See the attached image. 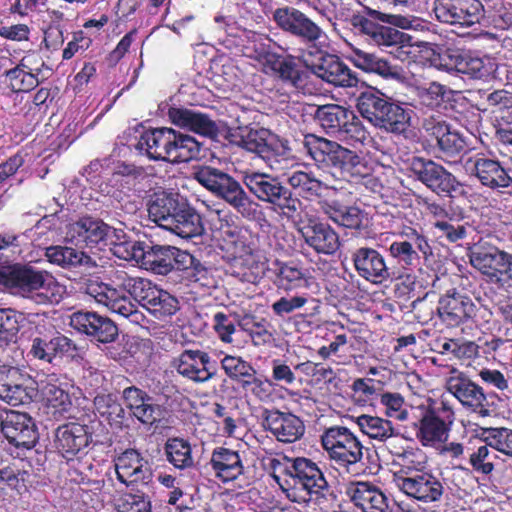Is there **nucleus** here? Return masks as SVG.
Listing matches in <instances>:
<instances>
[{
    "mask_svg": "<svg viewBox=\"0 0 512 512\" xmlns=\"http://www.w3.org/2000/svg\"><path fill=\"white\" fill-rule=\"evenodd\" d=\"M85 294L106 306L112 313L140 324L145 318L142 306L158 320H165L180 310L178 298L158 287L151 280L134 277L124 270L112 272L109 282L88 279L82 287Z\"/></svg>",
    "mask_w": 512,
    "mask_h": 512,
    "instance_id": "obj_1",
    "label": "nucleus"
},
{
    "mask_svg": "<svg viewBox=\"0 0 512 512\" xmlns=\"http://www.w3.org/2000/svg\"><path fill=\"white\" fill-rule=\"evenodd\" d=\"M286 497L298 504H318L335 498L333 487L316 462L306 457L289 460L280 474L272 475Z\"/></svg>",
    "mask_w": 512,
    "mask_h": 512,
    "instance_id": "obj_2",
    "label": "nucleus"
},
{
    "mask_svg": "<svg viewBox=\"0 0 512 512\" xmlns=\"http://www.w3.org/2000/svg\"><path fill=\"white\" fill-rule=\"evenodd\" d=\"M147 211L154 223L181 238H193L204 233L202 216L178 192L154 191L148 198Z\"/></svg>",
    "mask_w": 512,
    "mask_h": 512,
    "instance_id": "obj_3",
    "label": "nucleus"
},
{
    "mask_svg": "<svg viewBox=\"0 0 512 512\" xmlns=\"http://www.w3.org/2000/svg\"><path fill=\"white\" fill-rule=\"evenodd\" d=\"M411 420L416 438L424 447L437 448L445 443L455 421L454 408L444 396L427 398L426 404L417 406Z\"/></svg>",
    "mask_w": 512,
    "mask_h": 512,
    "instance_id": "obj_4",
    "label": "nucleus"
},
{
    "mask_svg": "<svg viewBox=\"0 0 512 512\" xmlns=\"http://www.w3.org/2000/svg\"><path fill=\"white\" fill-rule=\"evenodd\" d=\"M302 146L306 155L320 169H334L343 176L354 177L361 175L362 168H365L363 159L355 151L316 134H305Z\"/></svg>",
    "mask_w": 512,
    "mask_h": 512,
    "instance_id": "obj_5",
    "label": "nucleus"
},
{
    "mask_svg": "<svg viewBox=\"0 0 512 512\" xmlns=\"http://www.w3.org/2000/svg\"><path fill=\"white\" fill-rule=\"evenodd\" d=\"M357 108L363 118L386 132L401 134L410 126V110L377 89L361 92Z\"/></svg>",
    "mask_w": 512,
    "mask_h": 512,
    "instance_id": "obj_6",
    "label": "nucleus"
},
{
    "mask_svg": "<svg viewBox=\"0 0 512 512\" xmlns=\"http://www.w3.org/2000/svg\"><path fill=\"white\" fill-rule=\"evenodd\" d=\"M191 177L243 217H251L255 213L256 203L240 182L225 171L209 165H195L192 167Z\"/></svg>",
    "mask_w": 512,
    "mask_h": 512,
    "instance_id": "obj_7",
    "label": "nucleus"
},
{
    "mask_svg": "<svg viewBox=\"0 0 512 512\" xmlns=\"http://www.w3.org/2000/svg\"><path fill=\"white\" fill-rule=\"evenodd\" d=\"M242 181L252 195L269 204L278 214L293 218L299 212L301 201L278 177L262 172H245Z\"/></svg>",
    "mask_w": 512,
    "mask_h": 512,
    "instance_id": "obj_8",
    "label": "nucleus"
},
{
    "mask_svg": "<svg viewBox=\"0 0 512 512\" xmlns=\"http://www.w3.org/2000/svg\"><path fill=\"white\" fill-rule=\"evenodd\" d=\"M124 260H134L146 270L167 275L174 269H186L193 263V255L175 246L142 241L132 244L131 254H126Z\"/></svg>",
    "mask_w": 512,
    "mask_h": 512,
    "instance_id": "obj_9",
    "label": "nucleus"
},
{
    "mask_svg": "<svg viewBox=\"0 0 512 512\" xmlns=\"http://www.w3.org/2000/svg\"><path fill=\"white\" fill-rule=\"evenodd\" d=\"M320 441L327 458L337 469L350 472L352 467L363 460L365 447L358 436L346 426L333 425L325 428Z\"/></svg>",
    "mask_w": 512,
    "mask_h": 512,
    "instance_id": "obj_10",
    "label": "nucleus"
},
{
    "mask_svg": "<svg viewBox=\"0 0 512 512\" xmlns=\"http://www.w3.org/2000/svg\"><path fill=\"white\" fill-rule=\"evenodd\" d=\"M388 256L398 269L406 273L415 270L421 264V258L429 260L433 257V248L429 238L411 226H404L387 248Z\"/></svg>",
    "mask_w": 512,
    "mask_h": 512,
    "instance_id": "obj_11",
    "label": "nucleus"
},
{
    "mask_svg": "<svg viewBox=\"0 0 512 512\" xmlns=\"http://www.w3.org/2000/svg\"><path fill=\"white\" fill-rule=\"evenodd\" d=\"M433 12L439 22L461 28L480 24L485 17L481 0H434Z\"/></svg>",
    "mask_w": 512,
    "mask_h": 512,
    "instance_id": "obj_12",
    "label": "nucleus"
},
{
    "mask_svg": "<svg viewBox=\"0 0 512 512\" xmlns=\"http://www.w3.org/2000/svg\"><path fill=\"white\" fill-rule=\"evenodd\" d=\"M273 20L278 28L306 44L315 45L325 37V32L318 24L292 6L277 8L273 12Z\"/></svg>",
    "mask_w": 512,
    "mask_h": 512,
    "instance_id": "obj_13",
    "label": "nucleus"
},
{
    "mask_svg": "<svg viewBox=\"0 0 512 512\" xmlns=\"http://www.w3.org/2000/svg\"><path fill=\"white\" fill-rule=\"evenodd\" d=\"M466 169L482 186L492 190L507 188L512 177L502 162L491 152H478L466 161Z\"/></svg>",
    "mask_w": 512,
    "mask_h": 512,
    "instance_id": "obj_14",
    "label": "nucleus"
},
{
    "mask_svg": "<svg viewBox=\"0 0 512 512\" xmlns=\"http://www.w3.org/2000/svg\"><path fill=\"white\" fill-rule=\"evenodd\" d=\"M446 389L466 410L481 417L490 416L494 410L489 402L491 396L485 394L481 386L462 373L450 376L446 381Z\"/></svg>",
    "mask_w": 512,
    "mask_h": 512,
    "instance_id": "obj_15",
    "label": "nucleus"
},
{
    "mask_svg": "<svg viewBox=\"0 0 512 512\" xmlns=\"http://www.w3.org/2000/svg\"><path fill=\"white\" fill-rule=\"evenodd\" d=\"M480 312L474 301L467 295L455 290L447 291L438 301L437 314L447 327L455 328L460 325L477 322Z\"/></svg>",
    "mask_w": 512,
    "mask_h": 512,
    "instance_id": "obj_16",
    "label": "nucleus"
},
{
    "mask_svg": "<svg viewBox=\"0 0 512 512\" xmlns=\"http://www.w3.org/2000/svg\"><path fill=\"white\" fill-rule=\"evenodd\" d=\"M411 171L417 180L437 195L450 196L460 185L451 172L430 159L414 157Z\"/></svg>",
    "mask_w": 512,
    "mask_h": 512,
    "instance_id": "obj_17",
    "label": "nucleus"
},
{
    "mask_svg": "<svg viewBox=\"0 0 512 512\" xmlns=\"http://www.w3.org/2000/svg\"><path fill=\"white\" fill-rule=\"evenodd\" d=\"M396 486L407 497L424 504L441 502L446 492L443 479L431 471L400 477L396 480Z\"/></svg>",
    "mask_w": 512,
    "mask_h": 512,
    "instance_id": "obj_18",
    "label": "nucleus"
},
{
    "mask_svg": "<svg viewBox=\"0 0 512 512\" xmlns=\"http://www.w3.org/2000/svg\"><path fill=\"white\" fill-rule=\"evenodd\" d=\"M91 442L92 433L86 424L67 422L55 430V447L67 462H74L82 454H86Z\"/></svg>",
    "mask_w": 512,
    "mask_h": 512,
    "instance_id": "obj_19",
    "label": "nucleus"
},
{
    "mask_svg": "<svg viewBox=\"0 0 512 512\" xmlns=\"http://www.w3.org/2000/svg\"><path fill=\"white\" fill-rule=\"evenodd\" d=\"M0 428L15 447L31 449L38 440V432L33 419L27 414L14 410L0 413Z\"/></svg>",
    "mask_w": 512,
    "mask_h": 512,
    "instance_id": "obj_20",
    "label": "nucleus"
},
{
    "mask_svg": "<svg viewBox=\"0 0 512 512\" xmlns=\"http://www.w3.org/2000/svg\"><path fill=\"white\" fill-rule=\"evenodd\" d=\"M351 260L357 274L372 284H382L395 276L385 257L372 247L362 246L355 249Z\"/></svg>",
    "mask_w": 512,
    "mask_h": 512,
    "instance_id": "obj_21",
    "label": "nucleus"
},
{
    "mask_svg": "<svg viewBox=\"0 0 512 512\" xmlns=\"http://www.w3.org/2000/svg\"><path fill=\"white\" fill-rule=\"evenodd\" d=\"M262 427L279 442L294 443L305 433L303 420L291 412L278 409H264L261 415Z\"/></svg>",
    "mask_w": 512,
    "mask_h": 512,
    "instance_id": "obj_22",
    "label": "nucleus"
},
{
    "mask_svg": "<svg viewBox=\"0 0 512 512\" xmlns=\"http://www.w3.org/2000/svg\"><path fill=\"white\" fill-rule=\"evenodd\" d=\"M31 378L19 368L0 366V399L12 406L30 403L35 390L30 387Z\"/></svg>",
    "mask_w": 512,
    "mask_h": 512,
    "instance_id": "obj_23",
    "label": "nucleus"
},
{
    "mask_svg": "<svg viewBox=\"0 0 512 512\" xmlns=\"http://www.w3.org/2000/svg\"><path fill=\"white\" fill-rule=\"evenodd\" d=\"M70 326L99 343H111L118 337L117 325L107 316L91 311H77L70 316Z\"/></svg>",
    "mask_w": 512,
    "mask_h": 512,
    "instance_id": "obj_24",
    "label": "nucleus"
},
{
    "mask_svg": "<svg viewBox=\"0 0 512 512\" xmlns=\"http://www.w3.org/2000/svg\"><path fill=\"white\" fill-rule=\"evenodd\" d=\"M114 468L119 482L130 485H148L153 472L148 461L136 449H126L114 459Z\"/></svg>",
    "mask_w": 512,
    "mask_h": 512,
    "instance_id": "obj_25",
    "label": "nucleus"
},
{
    "mask_svg": "<svg viewBox=\"0 0 512 512\" xmlns=\"http://www.w3.org/2000/svg\"><path fill=\"white\" fill-rule=\"evenodd\" d=\"M309 69L318 78L336 87L352 88L359 82L357 74L335 54H322L309 65Z\"/></svg>",
    "mask_w": 512,
    "mask_h": 512,
    "instance_id": "obj_26",
    "label": "nucleus"
},
{
    "mask_svg": "<svg viewBox=\"0 0 512 512\" xmlns=\"http://www.w3.org/2000/svg\"><path fill=\"white\" fill-rule=\"evenodd\" d=\"M470 264L487 276L490 281L498 282L503 277L509 253L487 243H477L469 249Z\"/></svg>",
    "mask_w": 512,
    "mask_h": 512,
    "instance_id": "obj_27",
    "label": "nucleus"
},
{
    "mask_svg": "<svg viewBox=\"0 0 512 512\" xmlns=\"http://www.w3.org/2000/svg\"><path fill=\"white\" fill-rule=\"evenodd\" d=\"M442 71L466 75L472 79H482L488 72L484 61L475 52L459 47H446Z\"/></svg>",
    "mask_w": 512,
    "mask_h": 512,
    "instance_id": "obj_28",
    "label": "nucleus"
},
{
    "mask_svg": "<svg viewBox=\"0 0 512 512\" xmlns=\"http://www.w3.org/2000/svg\"><path fill=\"white\" fill-rule=\"evenodd\" d=\"M347 497L362 512H389V498L375 484L368 481H352L347 484Z\"/></svg>",
    "mask_w": 512,
    "mask_h": 512,
    "instance_id": "obj_29",
    "label": "nucleus"
},
{
    "mask_svg": "<svg viewBox=\"0 0 512 512\" xmlns=\"http://www.w3.org/2000/svg\"><path fill=\"white\" fill-rule=\"evenodd\" d=\"M172 366L182 377L195 383H204L216 375L210 355L201 350H184L173 360Z\"/></svg>",
    "mask_w": 512,
    "mask_h": 512,
    "instance_id": "obj_30",
    "label": "nucleus"
},
{
    "mask_svg": "<svg viewBox=\"0 0 512 512\" xmlns=\"http://www.w3.org/2000/svg\"><path fill=\"white\" fill-rule=\"evenodd\" d=\"M263 72L279 80L284 85L297 90H304L307 84V74L291 54L277 53L263 68Z\"/></svg>",
    "mask_w": 512,
    "mask_h": 512,
    "instance_id": "obj_31",
    "label": "nucleus"
},
{
    "mask_svg": "<svg viewBox=\"0 0 512 512\" xmlns=\"http://www.w3.org/2000/svg\"><path fill=\"white\" fill-rule=\"evenodd\" d=\"M209 465L214 476L222 483L233 482L245 472L239 451L225 446H218L213 449Z\"/></svg>",
    "mask_w": 512,
    "mask_h": 512,
    "instance_id": "obj_32",
    "label": "nucleus"
},
{
    "mask_svg": "<svg viewBox=\"0 0 512 512\" xmlns=\"http://www.w3.org/2000/svg\"><path fill=\"white\" fill-rule=\"evenodd\" d=\"M275 266L274 284L284 291L308 288L313 281L309 270L299 261L276 260Z\"/></svg>",
    "mask_w": 512,
    "mask_h": 512,
    "instance_id": "obj_33",
    "label": "nucleus"
},
{
    "mask_svg": "<svg viewBox=\"0 0 512 512\" xmlns=\"http://www.w3.org/2000/svg\"><path fill=\"white\" fill-rule=\"evenodd\" d=\"M172 128L161 127L143 131L135 145L139 153L154 161H168Z\"/></svg>",
    "mask_w": 512,
    "mask_h": 512,
    "instance_id": "obj_34",
    "label": "nucleus"
},
{
    "mask_svg": "<svg viewBox=\"0 0 512 512\" xmlns=\"http://www.w3.org/2000/svg\"><path fill=\"white\" fill-rule=\"evenodd\" d=\"M302 234L306 244L318 254L332 255L339 249V236L327 223L310 221Z\"/></svg>",
    "mask_w": 512,
    "mask_h": 512,
    "instance_id": "obj_35",
    "label": "nucleus"
},
{
    "mask_svg": "<svg viewBox=\"0 0 512 512\" xmlns=\"http://www.w3.org/2000/svg\"><path fill=\"white\" fill-rule=\"evenodd\" d=\"M109 232H113L112 227L101 220H95L91 217L82 218L74 223L70 229L72 239L76 245L94 247L98 244L107 243Z\"/></svg>",
    "mask_w": 512,
    "mask_h": 512,
    "instance_id": "obj_36",
    "label": "nucleus"
},
{
    "mask_svg": "<svg viewBox=\"0 0 512 512\" xmlns=\"http://www.w3.org/2000/svg\"><path fill=\"white\" fill-rule=\"evenodd\" d=\"M322 212L334 223L344 228L361 231L365 225V213L357 206H345L337 200L321 203Z\"/></svg>",
    "mask_w": 512,
    "mask_h": 512,
    "instance_id": "obj_37",
    "label": "nucleus"
},
{
    "mask_svg": "<svg viewBox=\"0 0 512 512\" xmlns=\"http://www.w3.org/2000/svg\"><path fill=\"white\" fill-rule=\"evenodd\" d=\"M58 286L53 276L47 271L36 270L31 265H13V285L23 292H32L39 289Z\"/></svg>",
    "mask_w": 512,
    "mask_h": 512,
    "instance_id": "obj_38",
    "label": "nucleus"
},
{
    "mask_svg": "<svg viewBox=\"0 0 512 512\" xmlns=\"http://www.w3.org/2000/svg\"><path fill=\"white\" fill-rule=\"evenodd\" d=\"M163 457L176 470L184 471L195 467L191 442L184 437H168L163 444Z\"/></svg>",
    "mask_w": 512,
    "mask_h": 512,
    "instance_id": "obj_39",
    "label": "nucleus"
},
{
    "mask_svg": "<svg viewBox=\"0 0 512 512\" xmlns=\"http://www.w3.org/2000/svg\"><path fill=\"white\" fill-rule=\"evenodd\" d=\"M352 120V110L338 104H326L318 106L314 119L322 130L331 137H336L342 126L347 123V118Z\"/></svg>",
    "mask_w": 512,
    "mask_h": 512,
    "instance_id": "obj_40",
    "label": "nucleus"
},
{
    "mask_svg": "<svg viewBox=\"0 0 512 512\" xmlns=\"http://www.w3.org/2000/svg\"><path fill=\"white\" fill-rule=\"evenodd\" d=\"M468 465L472 472L489 479L498 465L499 456L488 445V441L466 449Z\"/></svg>",
    "mask_w": 512,
    "mask_h": 512,
    "instance_id": "obj_41",
    "label": "nucleus"
},
{
    "mask_svg": "<svg viewBox=\"0 0 512 512\" xmlns=\"http://www.w3.org/2000/svg\"><path fill=\"white\" fill-rule=\"evenodd\" d=\"M371 39L378 45L395 46L397 57L402 61L411 58L410 55L413 53V45L410 43L412 36L405 32L379 24Z\"/></svg>",
    "mask_w": 512,
    "mask_h": 512,
    "instance_id": "obj_42",
    "label": "nucleus"
},
{
    "mask_svg": "<svg viewBox=\"0 0 512 512\" xmlns=\"http://www.w3.org/2000/svg\"><path fill=\"white\" fill-rule=\"evenodd\" d=\"M98 416L112 428L121 429L125 420V410L112 393H99L93 400Z\"/></svg>",
    "mask_w": 512,
    "mask_h": 512,
    "instance_id": "obj_43",
    "label": "nucleus"
},
{
    "mask_svg": "<svg viewBox=\"0 0 512 512\" xmlns=\"http://www.w3.org/2000/svg\"><path fill=\"white\" fill-rule=\"evenodd\" d=\"M360 431L370 439L385 442L398 435V431L389 419L379 416L362 414L356 417Z\"/></svg>",
    "mask_w": 512,
    "mask_h": 512,
    "instance_id": "obj_44",
    "label": "nucleus"
},
{
    "mask_svg": "<svg viewBox=\"0 0 512 512\" xmlns=\"http://www.w3.org/2000/svg\"><path fill=\"white\" fill-rule=\"evenodd\" d=\"M352 59L354 65L365 72L375 73L383 78L399 77L397 66L391 65L389 61L374 53L357 49L354 51Z\"/></svg>",
    "mask_w": 512,
    "mask_h": 512,
    "instance_id": "obj_45",
    "label": "nucleus"
},
{
    "mask_svg": "<svg viewBox=\"0 0 512 512\" xmlns=\"http://www.w3.org/2000/svg\"><path fill=\"white\" fill-rule=\"evenodd\" d=\"M286 181L291 191L294 190L299 196L305 199H312L321 194L323 183L315 177L312 172L295 170L286 173Z\"/></svg>",
    "mask_w": 512,
    "mask_h": 512,
    "instance_id": "obj_46",
    "label": "nucleus"
},
{
    "mask_svg": "<svg viewBox=\"0 0 512 512\" xmlns=\"http://www.w3.org/2000/svg\"><path fill=\"white\" fill-rule=\"evenodd\" d=\"M2 484L23 495L29 491L31 473L24 469L20 461L9 463L0 468V486Z\"/></svg>",
    "mask_w": 512,
    "mask_h": 512,
    "instance_id": "obj_47",
    "label": "nucleus"
},
{
    "mask_svg": "<svg viewBox=\"0 0 512 512\" xmlns=\"http://www.w3.org/2000/svg\"><path fill=\"white\" fill-rule=\"evenodd\" d=\"M45 256L51 264L65 269H71L88 263L90 257L82 251L68 246H50L46 248Z\"/></svg>",
    "mask_w": 512,
    "mask_h": 512,
    "instance_id": "obj_48",
    "label": "nucleus"
},
{
    "mask_svg": "<svg viewBox=\"0 0 512 512\" xmlns=\"http://www.w3.org/2000/svg\"><path fill=\"white\" fill-rule=\"evenodd\" d=\"M233 251L231 253L234 261L246 267L249 270H258L262 262V253L253 243L248 242L245 237H237L232 242Z\"/></svg>",
    "mask_w": 512,
    "mask_h": 512,
    "instance_id": "obj_49",
    "label": "nucleus"
},
{
    "mask_svg": "<svg viewBox=\"0 0 512 512\" xmlns=\"http://www.w3.org/2000/svg\"><path fill=\"white\" fill-rule=\"evenodd\" d=\"M380 403L385 407L387 417L394 418L398 421L411 422L416 412V407L410 406L406 408L405 399L400 393L385 392L381 394Z\"/></svg>",
    "mask_w": 512,
    "mask_h": 512,
    "instance_id": "obj_50",
    "label": "nucleus"
},
{
    "mask_svg": "<svg viewBox=\"0 0 512 512\" xmlns=\"http://www.w3.org/2000/svg\"><path fill=\"white\" fill-rule=\"evenodd\" d=\"M400 470L394 474V481L400 477H412L416 473L425 472L426 456L420 450H405L398 455Z\"/></svg>",
    "mask_w": 512,
    "mask_h": 512,
    "instance_id": "obj_51",
    "label": "nucleus"
},
{
    "mask_svg": "<svg viewBox=\"0 0 512 512\" xmlns=\"http://www.w3.org/2000/svg\"><path fill=\"white\" fill-rule=\"evenodd\" d=\"M116 512H151L152 502L141 490L125 492L115 502Z\"/></svg>",
    "mask_w": 512,
    "mask_h": 512,
    "instance_id": "obj_52",
    "label": "nucleus"
},
{
    "mask_svg": "<svg viewBox=\"0 0 512 512\" xmlns=\"http://www.w3.org/2000/svg\"><path fill=\"white\" fill-rule=\"evenodd\" d=\"M437 146L439 158L447 163H453L463 153L466 143L458 132L448 130L437 141Z\"/></svg>",
    "mask_w": 512,
    "mask_h": 512,
    "instance_id": "obj_53",
    "label": "nucleus"
},
{
    "mask_svg": "<svg viewBox=\"0 0 512 512\" xmlns=\"http://www.w3.org/2000/svg\"><path fill=\"white\" fill-rule=\"evenodd\" d=\"M416 202L423 209L425 215L430 217L432 224L443 221L446 218L450 220L464 218L463 211H454L435 199L418 196Z\"/></svg>",
    "mask_w": 512,
    "mask_h": 512,
    "instance_id": "obj_54",
    "label": "nucleus"
},
{
    "mask_svg": "<svg viewBox=\"0 0 512 512\" xmlns=\"http://www.w3.org/2000/svg\"><path fill=\"white\" fill-rule=\"evenodd\" d=\"M248 49L252 50L251 58L262 65V68L277 54L274 47L276 42L266 34L253 32L248 37Z\"/></svg>",
    "mask_w": 512,
    "mask_h": 512,
    "instance_id": "obj_55",
    "label": "nucleus"
},
{
    "mask_svg": "<svg viewBox=\"0 0 512 512\" xmlns=\"http://www.w3.org/2000/svg\"><path fill=\"white\" fill-rule=\"evenodd\" d=\"M267 325L265 319L258 320L253 315H244L239 320V327L250 336L255 346H264L270 343L272 333L268 331Z\"/></svg>",
    "mask_w": 512,
    "mask_h": 512,
    "instance_id": "obj_56",
    "label": "nucleus"
},
{
    "mask_svg": "<svg viewBox=\"0 0 512 512\" xmlns=\"http://www.w3.org/2000/svg\"><path fill=\"white\" fill-rule=\"evenodd\" d=\"M5 76L9 81L10 89L15 93H28L45 81L16 66L7 70Z\"/></svg>",
    "mask_w": 512,
    "mask_h": 512,
    "instance_id": "obj_57",
    "label": "nucleus"
},
{
    "mask_svg": "<svg viewBox=\"0 0 512 512\" xmlns=\"http://www.w3.org/2000/svg\"><path fill=\"white\" fill-rule=\"evenodd\" d=\"M241 316L237 313L216 312L212 317V327L218 338L223 343H232L236 326H239Z\"/></svg>",
    "mask_w": 512,
    "mask_h": 512,
    "instance_id": "obj_58",
    "label": "nucleus"
},
{
    "mask_svg": "<svg viewBox=\"0 0 512 512\" xmlns=\"http://www.w3.org/2000/svg\"><path fill=\"white\" fill-rule=\"evenodd\" d=\"M453 91L445 85L432 82L420 93L421 103L431 109L440 110L446 108V103L451 100Z\"/></svg>",
    "mask_w": 512,
    "mask_h": 512,
    "instance_id": "obj_59",
    "label": "nucleus"
},
{
    "mask_svg": "<svg viewBox=\"0 0 512 512\" xmlns=\"http://www.w3.org/2000/svg\"><path fill=\"white\" fill-rule=\"evenodd\" d=\"M352 116V120L350 117L347 118V123L342 126L335 138L352 146L364 144L369 138V133L353 111Z\"/></svg>",
    "mask_w": 512,
    "mask_h": 512,
    "instance_id": "obj_60",
    "label": "nucleus"
},
{
    "mask_svg": "<svg viewBox=\"0 0 512 512\" xmlns=\"http://www.w3.org/2000/svg\"><path fill=\"white\" fill-rule=\"evenodd\" d=\"M484 441L496 452L512 458V429L506 427L489 428L485 431Z\"/></svg>",
    "mask_w": 512,
    "mask_h": 512,
    "instance_id": "obj_61",
    "label": "nucleus"
},
{
    "mask_svg": "<svg viewBox=\"0 0 512 512\" xmlns=\"http://www.w3.org/2000/svg\"><path fill=\"white\" fill-rule=\"evenodd\" d=\"M16 67L27 70L43 80L48 79L52 74V69L46 64L42 54L36 50L28 51Z\"/></svg>",
    "mask_w": 512,
    "mask_h": 512,
    "instance_id": "obj_62",
    "label": "nucleus"
},
{
    "mask_svg": "<svg viewBox=\"0 0 512 512\" xmlns=\"http://www.w3.org/2000/svg\"><path fill=\"white\" fill-rule=\"evenodd\" d=\"M42 394L47 406L57 412L67 411L72 404L70 394L56 384L47 383L42 389Z\"/></svg>",
    "mask_w": 512,
    "mask_h": 512,
    "instance_id": "obj_63",
    "label": "nucleus"
},
{
    "mask_svg": "<svg viewBox=\"0 0 512 512\" xmlns=\"http://www.w3.org/2000/svg\"><path fill=\"white\" fill-rule=\"evenodd\" d=\"M270 136L269 130L266 129L250 130L246 140H244L245 148L262 158L268 157L273 150L272 146L268 143Z\"/></svg>",
    "mask_w": 512,
    "mask_h": 512,
    "instance_id": "obj_64",
    "label": "nucleus"
}]
</instances>
